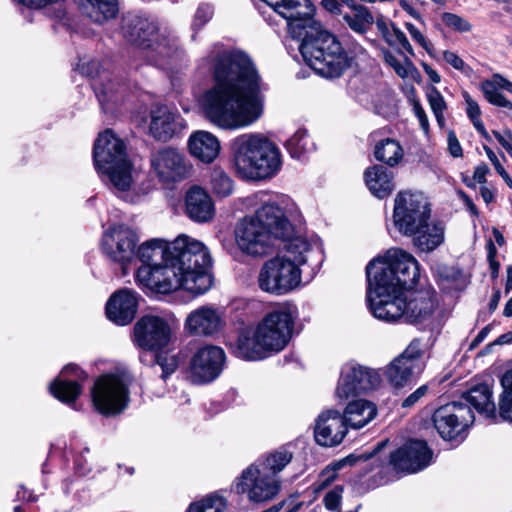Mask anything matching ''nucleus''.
Listing matches in <instances>:
<instances>
[{
	"instance_id": "obj_1",
	"label": "nucleus",
	"mask_w": 512,
	"mask_h": 512,
	"mask_svg": "<svg viewBox=\"0 0 512 512\" xmlns=\"http://www.w3.org/2000/svg\"><path fill=\"white\" fill-rule=\"evenodd\" d=\"M213 85L200 99L204 117L226 131L246 128L264 112L261 78L250 57L238 50L215 46L200 62Z\"/></svg>"
},
{
	"instance_id": "obj_2",
	"label": "nucleus",
	"mask_w": 512,
	"mask_h": 512,
	"mask_svg": "<svg viewBox=\"0 0 512 512\" xmlns=\"http://www.w3.org/2000/svg\"><path fill=\"white\" fill-rule=\"evenodd\" d=\"M136 255L143 263L136 270V283L152 293L167 295L184 289L201 295L212 286L210 253L192 237L180 235L172 242L153 238L143 242Z\"/></svg>"
},
{
	"instance_id": "obj_3",
	"label": "nucleus",
	"mask_w": 512,
	"mask_h": 512,
	"mask_svg": "<svg viewBox=\"0 0 512 512\" xmlns=\"http://www.w3.org/2000/svg\"><path fill=\"white\" fill-rule=\"evenodd\" d=\"M366 276L367 302L377 319L419 322L432 314L434 302L428 292L405 293L420 277L418 261L410 253L399 248L387 250L368 263Z\"/></svg>"
},
{
	"instance_id": "obj_4",
	"label": "nucleus",
	"mask_w": 512,
	"mask_h": 512,
	"mask_svg": "<svg viewBox=\"0 0 512 512\" xmlns=\"http://www.w3.org/2000/svg\"><path fill=\"white\" fill-rule=\"evenodd\" d=\"M295 319V313L287 306L266 313L254 327L240 333L238 355L245 360L257 361L279 353L292 337Z\"/></svg>"
},
{
	"instance_id": "obj_5",
	"label": "nucleus",
	"mask_w": 512,
	"mask_h": 512,
	"mask_svg": "<svg viewBox=\"0 0 512 512\" xmlns=\"http://www.w3.org/2000/svg\"><path fill=\"white\" fill-rule=\"evenodd\" d=\"M237 174L247 180H264L274 177L282 167L279 147L262 133H244L230 144Z\"/></svg>"
},
{
	"instance_id": "obj_6",
	"label": "nucleus",
	"mask_w": 512,
	"mask_h": 512,
	"mask_svg": "<svg viewBox=\"0 0 512 512\" xmlns=\"http://www.w3.org/2000/svg\"><path fill=\"white\" fill-rule=\"evenodd\" d=\"M291 460L292 453L285 449L262 456L235 478L232 489L254 504L271 501L281 490L279 473Z\"/></svg>"
},
{
	"instance_id": "obj_7",
	"label": "nucleus",
	"mask_w": 512,
	"mask_h": 512,
	"mask_svg": "<svg viewBox=\"0 0 512 512\" xmlns=\"http://www.w3.org/2000/svg\"><path fill=\"white\" fill-rule=\"evenodd\" d=\"M123 36L128 42L142 49L148 61L157 66H165L183 53L172 29L159 28L146 17L135 15L125 18Z\"/></svg>"
},
{
	"instance_id": "obj_8",
	"label": "nucleus",
	"mask_w": 512,
	"mask_h": 512,
	"mask_svg": "<svg viewBox=\"0 0 512 512\" xmlns=\"http://www.w3.org/2000/svg\"><path fill=\"white\" fill-rule=\"evenodd\" d=\"M299 50L304 61L319 75L339 77L349 66L350 58L337 37L313 23L303 34Z\"/></svg>"
},
{
	"instance_id": "obj_9",
	"label": "nucleus",
	"mask_w": 512,
	"mask_h": 512,
	"mask_svg": "<svg viewBox=\"0 0 512 512\" xmlns=\"http://www.w3.org/2000/svg\"><path fill=\"white\" fill-rule=\"evenodd\" d=\"M94 166L103 181L118 191H127L132 184V166L125 145L111 130L100 133L94 143Z\"/></svg>"
},
{
	"instance_id": "obj_10",
	"label": "nucleus",
	"mask_w": 512,
	"mask_h": 512,
	"mask_svg": "<svg viewBox=\"0 0 512 512\" xmlns=\"http://www.w3.org/2000/svg\"><path fill=\"white\" fill-rule=\"evenodd\" d=\"M301 285L302 269L278 255L266 260L257 275L258 288L274 296L287 295Z\"/></svg>"
},
{
	"instance_id": "obj_11",
	"label": "nucleus",
	"mask_w": 512,
	"mask_h": 512,
	"mask_svg": "<svg viewBox=\"0 0 512 512\" xmlns=\"http://www.w3.org/2000/svg\"><path fill=\"white\" fill-rule=\"evenodd\" d=\"M431 209L421 192L401 191L394 200L393 222L404 235L418 232L429 221Z\"/></svg>"
},
{
	"instance_id": "obj_12",
	"label": "nucleus",
	"mask_w": 512,
	"mask_h": 512,
	"mask_svg": "<svg viewBox=\"0 0 512 512\" xmlns=\"http://www.w3.org/2000/svg\"><path fill=\"white\" fill-rule=\"evenodd\" d=\"M92 403L102 415L115 416L122 413L129 403V389L118 375L99 377L91 390Z\"/></svg>"
},
{
	"instance_id": "obj_13",
	"label": "nucleus",
	"mask_w": 512,
	"mask_h": 512,
	"mask_svg": "<svg viewBox=\"0 0 512 512\" xmlns=\"http://www.w3.org/2000/svg\"><path fill=\"white\" fill-rule=\"evenodd\" d=\"M427 343L414 338L405 350L394 358L384 370L387 380L395 388H401L421 374L424 369L423 357Z\"/></svg>"
},
{
	"instance_id": "obj_14",
	"label": "nucleus",
	"mask_w": 512,
	"mask_h": 512,
	"mask_svg": "<svg viewBox=\"0 0 512 512\" xmlns=\"http://www.w3.org/2000/svg\"><path fill=\"white\" fill-rule=\"evenodd\" d=\"M294 209V203L284 195H276L268 200L262 201L261 206L255 211L252 217L264 228L271 231L276 238H285L291 235L293 227L288 220Z\"/></svg>"
},
{
	"instance_id": "obj_15",
	"label": "nucleus",
	"mask_w": 512,
	"mask_h": 512,
	"mask_svg": "<svg viewBox=\"0 0 512 512\" xmlns=\"http://www.w3.org/2000/svg\"><path fill=\"white\" fill-rule=\"evenodd\" d=\"M172 319L168 316L147 314L134 325L133 342L146 351H160L171 341Z\"/></svg>"
},
{
	"instance_id": "obj_16",
	"label": "nucleus",
	"mask_w": 512,
	"mask_h": 512,
	"mask_svg": "<svg viewBox=\"0 0 512 512\" xmlns=\"http://www.w3.org/2000/svg\"><path fill=\"white\" fill-rule=\"evenodd\" d=\"M380 382L381 377L376 370L349 362L341 369L335 396L340 401H346L352 396L377 388Z\"/></svg>"
},
{
	"instance_id": "obj_17",
	"label": "nucleus",
	"mask_w": 512,
	"mask_h": 512,
	"mask_svg": "<svg viewBox=\"0 0 512 512\" xmlns=\"http://www.w3.org/2000/svg\"><path fill=\"white\" fill-rule=\"evenodd\" d=\"M152 173L163 183H175L187 178L191 164L185 154L174 147H162L150 155Z\"/></svg>"
},
{
	"instance_id": "obj_18",
	"label": "nucleus",
	"mask_w": 512,
	"mask_h": 512,
	"mask_svg": "<svg viewBox=\"0 0 512 512\" xmlns=\"http://www.w3.org/2000/svg\"><path fill=\"white\" fill-rule=\"evenodd\" d=\"M274 239L270 230L250 216L241 219L235 227L237 247L248 256L261 257L268 254Z\"/></svg>"
},
{
	"instance_id": "obj_19",
	"label": "nucleus",
	"mask_w": 512,
	"mask_h": 512,
	"mask_svg": "<svg viewBox=\"0 0 512 512\" xmlns=\"http://www.w3.org/2000/svg\"><path fill=\"white\" fill-rule=\"evenodd\" d=\"M432 420L443 439L453 440L474 421V415L471 408L460 401H455L437 408Z\"/></svg>"
},
{
	"instance_id": "obj_20",
	"label": "nucleus",
	"mask_w": 512,
	"mask_h": 512,
	"mask_svg": "<svg viewBox=\"0 0 512 512\" xmlns=\"http://www.w3.org/2000/svg\"><path fill=\"white\" fill-rule=\"evenodd\" d=\"M138 241L136 232L127 225L117 224L109 227L101 241V249L110 260L126 265L135 255Z\"/></svg>"
},
{
	"instance_id": "obj_21",
	"label": "nucleus",
	"mask_w": 512,
	"mask_h": 512,
	"mask_svg": "<svg viewBox=\"0 0 512 512\" xmlns=\"http://www.w3.org/2000/svg\"><path fill=\"white\" fill-rule=\"evenodd\" d=\"M80 72L92 79L93 89L105 112L110 110V103H116L125 90V86L112 79L109 72L101 68L98 60H91L79 64Z\"/></svg>"
},
{
	"instance_id": "obj_22",
	"label": "nucleus",
	"mask_w": 512,
	"mask_h": 512,
	"mask_svg": "<svg viewBox=\"0 0 512 512\" xmlns=\"http://www.w3.org/2000/svg\"><path fill=\"white\" fill-rule=\"evenodd\" d=\"M433 452L422 440H410L390 455V465L395 471L416 473L432 461Z\"/></svg>"
},
{
	"instance_id": "obj_23",
	"label": "nucleus",
	"mask_w": 512,
	"mask_h": 512,
	"mask_svg": "<svg viewBox=\"0 0 512 512\" xmlns=\"http://www.w3.org/2000/svg\"><path fill=\"white\" fill-rule=\"evenodd\" d=\"M225 352L222 348L207 345L199 348L190 361L191 377L196 383H207L215 380L223 370Z\"/></svg>"
},
{
	"instance_id": "obj_24",
	"label": "nucleus",
	"mask_w": 512,
	"mask_h": 512,
	"mask_svg": "<svg viewBox=\"0 0 512 512\" xmlns=\"http://www.w3.org/2000/svg\"><path fill=\"white\" fill-rule=\"evenodd\" d=\"M226 326L225 310L213 305H203L188 314L185 329L196 336H214Z\"/></svg>"
},
{
	"instance_id": "obj_25",
	"label": "nucleus",
	"mask_w": 512,
	"mask_h": 512,
	"mask_svg": "<svg viewBox=\"0 0 512 512\" xmlns=\"http://www.w3.org/2000/svg\"><path fill=\"white\" fill-rule=\"evenodd\" d=\"M186 128V122L176 109L161 105L150 112L149 134L157 141L167 142Z\"/></svg>"
},
{
	"instance_id": "obj_26",
	"label": "nucleus",
	"mask_w": 512,
	"mask_h": 512,
	"mask_svg": "<svg viewBox=\"0 0 512 512\" xmlns=\"http://www.w3.org/2000/svg\"><path fill=\"white\" fill-rule=\"evenodd\" d=\"M348 428L341 413L335 409L321 412L315 420L314 438L323 447H335L342 443Z\"/></svg>"
},
{
	"instance_id": "obj_27",
	"label": "nucleus",
	"mask_w": 512,
	"mask_h": 512,
	"mask_svg": "<svg viewBox=\"0 0 512 512\" xmlns=\"http://www.w3.org/2000/svg\"><path fill=\"white\" fill-rule=\"evenodd\" d=\"M275 12L287 21L294 36L301 37L302 30L305 32L310 25L316 23L312 19L315 8L310 0H282Z\"/></svg>"
},
{
	"instance_id": "obj_28",
	"label": "nucleus",
	"mask_w": 512,
	"mask_h": 512,
	"mask_svg": "<svg viewBox=\"0 0 512 512\" xmlns=\"http://www.w3.org/2000/svg\"><path fill=\"white\" fill-rule=\"evenodd\" d=\"M86 378L87 374L77 365L69 364L62 369L58 378L51 383L50 391L55 398L62 402H74L82 391L79 382Z\"/></svg>"
},
{
	"instance_id": "obj_29",
	"label": "nucleus",
	"mask_w": 512,
	"mask_h": 512,
	"mask_svg": "<svg viewBox=\"0 0 512 512\" xmlns=\"http://www.w3.org/2000/svg\"><path fill=\"white\" fill-rule=\"evenodd\" d=\"M137 306V293L122 289L109 298L106 304V315L117 325H127L134 319Z\"/></svg>"
},
{
	"instance_id": "obj_30",
	"label": "nucleus",
	"mask_w": 512,
	"mask_h": 512,
	"mask_svg": "<svg viewBox=\"0 0 512 512\" xmlns=\"http://www.w3.org/2000/svg\"><path fill=\"white\" fill-rule=\"evenodd\" d=\"M189 154L198 161L211 164L220 154L221 144L217 136L205 130H197L188 138Z\"/></svg>"
},
{
	"instance_id": "obj_31",
	"label": "nucleus",
	"mask_w": 512,
	"mask_h": 512,
	"mask_svg": "<svg viewBox=\"0 0 512 512\" xmlns=\"http://www.w3.org/2000/svg\"><path fill=\"white\" fill-rule=\"evenodd\" d=\"M185 208L188 217L198 223L209 222L215 215V207L210 195L198 186L188 190Z\"/></svg>"
},
{
	"instance_id": "obj_32",
	"label": "nucleus",
	"mask_w": 512,
	"mask_h": 512,
	"mask_svg": "<svg viewBox=\"0 0 512 512\" xmlns=\"http://www.w3.org/2000/svg\"><path fill=\"white\" fill-rule=\"evenodd\" d=\"M341 415L347 428L360 429L376 417L377 408L370 401L358 399L349 402Z\"/></svg>"
},
{
	"instance_id": "obj_33",
	"label": "nucleus",
	"mask_w": 512,
	"mask_h": 512,
	"mask_svg": "<svg viewBox=\"0 0 512 512\" xmlns=\"http://www.w3.org/2000/svg\"><path fill=\"white\" fill-rule=\"evenodd\" d=\"M503 89L512 94V82L499 73H495L489 79L480 84L485 99L494 106L512 110V102L498 90Z\"/></svg>"
},
{
	"instance_id": "obj_34",
	"label": "nucleus",
	"mask_w": 512,
	"mask_h": 512,
	"mask_svg": "<svg viewBox=\"0 0 512 512\" xmlns=\"http://www.w3.org/2000/svg\"><path fill=\"white\" fill-rule=\"evenodd\" d=\"M282 239L284 245L277 255L290 260L292 264L296 265V268L302 269L313 254L311 243L302 236L290 237L289 235Z\"/></svg>"
},
{
	"instance_id": "obj_35",
	"label": "nucleus",
	"mask_w": 512,
	"mask_h": 512,
	"mask_svg": "<svg viewBox=\"0 0 512 512\" xmlns=\"http://www.w3.org/2000/svg\"><path fill=\"white\" fill-rule=\"evenodd\" d=\"M364 180L369 191L379 199L389 196L395 188L393 174L381 165L367 168Z\"/></svg>"
},
{
	"instance_id": "obj_36",
	"label": "nucleus",
	"mask_w": 512,
	"mask_h": 512,
	"mask_svg": "<svg viewBox=\"0 0 512 512\" xmlns=\"http://www.w3.org/2000/svg\"><path fill=\"white\" fill-rule=\"evenodd\" d=\"M462 402L467 407L472 406L479 413L485 414L487 417L495 415L496 406L493 401V393L489 385L478 384L470 388L462 395Z\"/></svg>"
},
{
	"instance_id": "obj_37",
	"label": "nucleus",
	"mask_w": 512,
	"mask_h": 512,
	"mask_svg": "<svg viewBox=\"0 0 512 512\" xmlns=\"http://www.w3.org/2000/svg\"><path fill=\"white\" fill-rule=\"evenodd\" d=\"M413 243L422 252H431L444 242V226L441 223H430L429 221L411 234Z\"/></svg>"
},
{
	"instance_id": "obj_38",
	"label": "nucleus",
	"mask_w": 512,
	"mask_h": 512,
	"mask_svg": "<svg viewBox=\"0 0 512 512\" xmlns=\"http://www.w3.org/2000/svg\"><path fill=\"white\" fill-rule=\"evenodd\" d=\"M83 13L96 23L115 17L118 11L116 0H84Z\"/></svg>"
},
{
	"instance_id": "obj_39",
	"label": "nucleus",
	"mask_w": 512,
	"mask_h": 512,
	"mask_svg": "<svg viewBox=\"0 0 512 512\" xmlns=\"http://www.w3.org/2000/svg\"><path fill=\"white\" fill-rule=\"evenodd\" d=\"M374 154L378 161L394 166L402 159L403 150L397 141L387 138L376 145Z\"/></svg>"
},
{
	"instance_id": "obj_40",
	"label": "nucleus",
	"mask_w": 512,
	"mask_h": 512,
	"mask_svg": "<svg viewBox=\"0 0 512 512\" xmlns=\"http://www.w3.org/2000/svg\"><path fill=\"white\" fill-rule=\"evenodd\" d=\"M343 18L353 31L360 34L367 32L374 22L368 8L357 4H353L352 13L344 15Z\"/></svg>"
},
{
	"instance_id": "obj_41",
	"label": "nucleus",
	"mask_w": 512,
	"mask_h": 512,
	"mask_svg": "<svg viewBox=\"0 0 512 512\" xmlns=\"http://www.w3.org/2000/svg\"><path fill=\"white\" fill-rule=\"evenodd\" d=\"M285 147L293 158H300L314 149V143L307 131L299 128L285 142Z\"/></svg>"
},
{
	"instance_id": "obj_42",
	"label": "nucleus",
	"mask_w": 512,
	"mask_h": 512,
	"mask_svg": "<svg viewBox=\"0 0 512 512\" xmlns=\"http://www.w3.org/2000/svg\"><path fill=\"white\" fill-rule=\"evenodd\" d=\"M500 384L499 413L505 421L512 423V369L502 375Z\"/></svg>"
},
{
	"instance_id": "obj_43",
	"label": "nucleus",
	"mask_w": 512,
	"mask_h": 512,
	"mask_svg": "<svg viewBox=\"0 0 512 512\" xmlns=\"http://www.w3.org/2000/svg\"><path fill=\"white\" fill-rule=\"evenodd\" d=\"M227 500L218 493H211L204 498L191 503L186 512H223Z\"/></svg>"
},
{
	"instance_id": "obj_44",
	"label": "nucleus",
	"mask_w": 512,
	"mask_h": 512,
	"mask_svg": "<svg viewBox=\"0 0 512 512\" xmlns=\"http://www.w3.org/2000/svg\"><path fill=\"white\" fill-rule=\"evenodd\" d=\"M403 60H399L391 51L384 50L383 57L386 64L393 68L395 73L401 78L409 77L413 72L416 71V68L412 61L403 55Z\"/></svg>"
},
{
	"instance_id": "obj_45",
	"label": "nucleus",
	"mask_w": 512,
	"mask_h": 512,
	"mask_svg": "<svg viewBox=\"0 0 512 512\" xmlns=\"http://www.w3.org/2000/svg\"><path fill=\"white\" fill-rule=\"evenodd\" d=\"M427 100L432 112L434 113L438 125L440 127H444V111L447 109V104L444 97L436 87L432 86L427 91Z\"/></svg>"
},
{
	"instance_id": "obj_46",
	"label": "nucleus",
	"mask_w": 512,
	"mask_h": 512,
	"mask_svg": "<svg viewBox=\"0 0 512 512\" xmlns=\"http://www.w3.org/2000/svg\"><path fill=\"white\" fill-rule=\"evenodd\" d=\"M211 186L217 195L226 197L232 193L233 181L224 171L214 170L211 175Z\"/></svg>"
},
{
	"instance_id": "obj_47",
	"label": "nucleus",
	"mask_w": 512,
	"mask_h": 512,
	"mask_svg": "<svg viewBox=\"0 0 512 512\" xmlns=\"http://www.w3.org/2000/svg\"><path fill=\"white\" fill-rule=\"evenodd\" d=\"M156 352L155 363L161 367V377L165 380L178 368V359L177 356L170 351H163L162 349Z\"/></svg>"
},
{
	"instance_id": "obj_48",
	"label": "nucleus",
	"mask_w": 512,
	"mask_h": 512,
	"mask_svg": "<svg viewBox=\"0 0 512 512\" xmlns=\"http://www.w3.org/2000/svg\"><path fill=\"white\" fill-rule=\"evenodd\" d=\"M439 282L447 287H457V283L462 277L461 272L452 266H439L436 270Z\"/></svg>"
},
{
	"instance_id": "obj_49",
	"label": "nucleus",
	"mask_w": 512,
	"mask_h": 512,
	"mask_svg": "<svg viewBox=\"0 0 512 512\" xmlns=\"http://www.w3.org/2000/svg\"><path fill=\"white\" fill-rule=\"evenodd\" d=\"M441 19L447 27L460 33L469 32L472 29L469 21L454 13L445 12L442 14Z\"/></svg>"
},
{
	"instance_id": "obj_50",
	"label": "nucleus",
	"mask_w": 512,
	"mask_h": 512,
	"mask_svg": "<svg viewBox=\"0 0 512 512\" xmlns=\"http://www.w3.org/2000/svg\"><path fill=\"white\" fill-rule=\"evenodd\" d=\"M443 59L454 69L461 71L466 75H469L472 72L471 67L467 65L463 59L453 51L445 50L443 52Z\"/></svg>"
},
{
	"instance_id": "obj_51",
	"label": "nucleus",
	"mask_w": 512,
	"mask_h": 512,
	"mask_svg": "<svg viewBox=\"0 0 512 512\" xmlns=\"http://www.w3.org/2000/svg\"><path fill=\"white\" fill-rule=\"evenodd\" d=\"M342 492L343 488L336 486L325 495L323 502L328 510L337 511L339 509Z\"/></svg>"
},
{
	"instance_id": "obj_52",
	"label": "nucleus",
	"mask_w": 512,
	"mask_h": 512,
	"mask_svg": "<svg viewBox=\"0 0 512 512\" xmlns=\"http://www.w3.org/2000/svg\"><path fill=\"white\" fill-rule=\"evenodd\" d=\"M213 9L208 4H202L198 7L193 20L194 28H201L204 26L212 17Z\"/></svg>"
},
{
	"instance_id": "obj_53",
	"label": "nucleus",
	"mask_w": 512,
	"mask_h": 512,
	"mask_svg": "<svg viewBox=\"0 0 512 512\" xmlns=\"http://www.w3.org/2000/svg\"><path fill=\"white\" fill-rule=\"evenodd\" d=\"M392 39L394 45L399 44L410 56L415 55L414 50L404 32L394 25H392Z\"/></svg>"
},
{
	"instance_id": "obj_54",
	"label": "nucleus",
	"mask_w": 512,
	"mask_h": 512,
	"mask_svg": "<svg viewBox=\"0 0 512 512\" xmlns=\"http://www.w3.org/2000/svg\"><path fill=\"white\" fill-rule=\"evenodd\" d=\"M492 134L501 144V146L507 151L512 157V132L509 129H505L502 132L493 130Z\"/></svg>"
},
{
	"instance_id": "obj_55",
	"label": "nucleus",
	"mask_w": 512,
	"mask_h": 512,
	"mask_svg": "<svg viewBox=\"0 0 512 512\" xmlns=\"http://www.w3.org/2000/svg\"><path fill=\"white\" fill-rule=\"evenodd\" d=\"M497 249L494 243L490 240L487 244V258L490 269L492 271V277L496 278L499 273L500 263L496 260Z\"/></svg>"
},
{
	"instance_id": "obj_56",
	"label": "nucleus",
	"mask_w": 512,
	"mask_h": 512,
	"mask_svg": "<svg viewBox=\"0 0 512 512\" xmlns=\"http://www.w3.org/2000/svg\"><path fill=\"white\" fill-rule=\"evenodd\" d=\"M463 98H464L466 106H467L466 113H467L468 118L471 120V119L480 117L481 110H480L478 103L475 100H473L472 97L469 95V93L466 91L463 92Z\"/></svg>"
},
{
	"instance_id": "obj_57",
	"label": "nucleus",
	"mask_w": 512,
	"mask_h": 512,
	"mask_svg": "<svg viewBox=\"0 0 512 512\" xmlns=\"http://www.w3.org/2000/svg\"><path fill=\"white\" fill-rule=\"evenodd\" d=\"M406 29L408 30L409 34L413 38L414 41H416L421 47H423L427 52L430 50V43L429 41L424 37V35L417 29L413 24L406 23L405 24Z\"/></svg>"
},
{
	"instance_id": "obj_58",
	"label": "nucleus",
	"mask_w": 512,
	"mask_h": 512,
	"mask_svg": "<svg viewBox=\"0 0 512 512\" xmlns=\"http://www.w3.org/2000/svg\"><path fill=\"white\" fill-rule=\"evenodd\" d=\"M413 111H414V114L416 116V118L418 119L419 123H420V126L422 128V130L424 131L425 134H428L429 132V120H428V117L425 113V110L423 109L422 105L420 104L419 101H414L413 102Z\"/></svg>"
},
{
	"instance_id": "obj_59",
	"label": "nucleus",
	"mask_w": 512,
	"mask_h": 512,
	"mask_svg": "<svg viewBox=\"0 0 512 512\" xmlns=\"http://www.w3.org/2000/svg\"><path fill=\"white\" fill-rule=\"evenodd\" d=\"M428 391V387L426 385L420 386L413 393H411L407 398H405L402 402L403 408H410L415 405L423 396L426 395Z\"/></svg>"
},
{
	"instance_id": "obj_60",
	"label": "nucleus",
	"mask_w": 512,
	"mask_h": 512,
	"mask_svg": "<svg viewBox=\"0 0 512 512\" xmlns=\"http://www.w3.org/2000/svg\"><path fill=\"white\" fill-rule=\"evenodd\" d=\"M448 149L450 154L453 157H461L462 156V147L460 142L457 139L456 134L453 131L448 133Z\"/></svg>"
},
{
	"instance_id": "obj_61",
	"label": "nucleus",
	"mask_w": 512,
	"mask_h": 512,
	"mask_svg": "<svg viewBox=\"0 0 512 512\" xmlns=\"http://www.w3.org/2000/svg\"><path fill=\"white\" fill-rule=\"evenodd\" d=\"M488 172V166L482 163L475 168L473 173V179L478 183L483 184L486 182V175L488 174Z\"/></svg>"
},
{
	"instance_id": "obj_62",
	"label": "nucleus",
	"mask_w": 512,
	"mask_h": 512,
	"mask_svg": "<svg viewBox=\"0 0 512 512\" xmlns=\"http://www.w3.org/2000/svg\"><path fill=\"white\" fill-rule=\"evenodd\" d=\"M377 29L383 36V38L386 40V42L389 45H394L393 39H392V32H390L388 24L383 20H378L377 23Z\"/></svg>"
},
{
	"instance_id": "obj_63",
	"label": "nucleus",
	"mask_w": 512,
	"mask_h": 512,
	"mask_svg": "<svg viewBox=\"0 0 512 512\" xmlns=\"http://www.w3.org/2000/svg\"><path fill=\"white\" fill-rule=\"evenodd\" d=\"M483 150L485 151L488 159L491 161V163L493 164L495 170L497 171V173L499 174L500 171L504 170L505 168L502 166V164L500 163L498 157L496 156V154L493 152V150L491 148H489L488 146L484 145L483 146Z\"/></svg>"
},
{
	"instance_id": "obj_64",
	"label": "nucleus",
	"mask_w": 512,
	"mask_h": 512,
	"mask_svg": "<svg viewBox=\"0 0 512 512\" xmlns=\"http://www.w3.org/2000/svg\"><path fill=\"white\" fill-rule=\"evenodd\" d=\"M399 5L405 12H407L413 18L418 20L421 18L419 12L407 0H400Z\"/></svg>"
}]
</instances>
